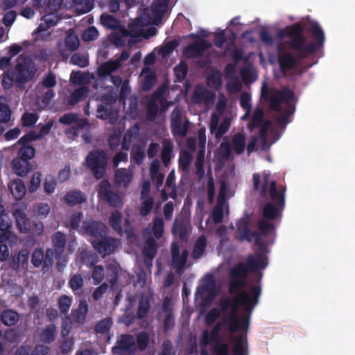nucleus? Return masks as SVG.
I'll return each mask as SVG.
<instances>
[{
    "label": "nucleus",
    "instance_id": "nucleus-1",
    "mask_svg": "<svg viewBox=\"0 0 355 355\" xmlns=\"http://www.w3.org/2000/svg\"><path fill=\"white\" fill-rule=\"evenodd\" d=\"M304 28L302 22L300 21L280 28L277 32V37L279 40L289 38L286 44L290 49L296 53L297 58L300 59L309 58L322 48L325 40L324 32L318 23L311 22L308 28L314 42L306 40L304 35Z\"/></svg>",
    "mask_w": 355,
    "mask_h": 355
},
{
    "label": "nucleus",
    "instance_id": "nucleus-2",
    "mask_svg": "<svg viewBox=\"0 0 355 355\" xmlns=\"http://www.w3.org/2000/svg\"><path fill=\"white\" fill-rule=\"evenodd\" d=\"M248 291H238L236 296L232 300L230 306L231 313L223 318V323L228 324L230 332L248 331L250 323V315L254 308L259 303L261 293L259 284L249 286Z\"/></svg>",
    "mask_w": 355,
    "mask_h": 355
},
{
    "label": "nucleus",
    "instance_id": "nucleus-3",
    "mask_svg": "<svg viewBox=\"0 0 355 355\" xmlns=\"http://www.w3.org/2000/svg\"><path fill=\"white\" fill-rule=\"evenodd\" d=\"M261 97L270 103L271 110L283 113L282 116L277 118L279 123H287L288 118L295 111V107L293 105L295 98L294 92L288 87H284L282 89L275 88H269L264 85L261 88Z\"/></svg>",
    "mask_w": 355,
    "mask_h": 355
},
{
    "label": "nucleus",
    "instance_id": "nucleus-4",
    "mask_svg": "<svg viewBox=\"0 0 355 355\" xmlns=\"http://www.w3.org/2000/svg\"><path fill=\"white\" fill-rule=\"evenodd\" d=\"M269 175L264 174L263 184L260 189V196L266 197L268 192L272 202L265 204L262 209V216L268 220H275L282 216V212L285 206V193L286 188L281 186L277 189V182L273 180L270 183Z\"/></svg>",
    "mask_w": 355,
    "mask_h": 355
},
{
    "label": "nucleus",
    "instance_id": "nucleus-5",
    "mask_svg": "<svg viewBox=\"0 0 355 355\" xmlns=\"http://www.w3.org/2000/svg\"><path fill=\"white\" fill-rule=\"evenodd\" d=\"M16 62L13 70L16 84L20 86L33 80L37 69L32 58L25 54H21L17 57Z\"/></svg>",
    "mask_w": 355,
    "mask_h": 355
},
{
    "label": "nucleus",
    "instance_id": "nucleus-6",
    "mask_svg": "<svg viewBox=\"0 0 355 355\" xmlns=\"http://www.w3.org/2000/svg\"><path fill=\"white\" fill-rule=\"evenodd\" d=\"M87 168L96 180L103 179L107 169V157L102 149L90 151L85 159Z\"/></svg>",
    "mask_w": 355,
    "mask_h": 355
},
{
    "label": "nucleus",
    "instance_id": "nucleus-7",
    "mask_svg": "<svg viewBox=\"0 0 355 355\" xmlns=\"http://www.w3.org/2000/svg\"><path fill=\"white\" fill-rule=\"evenodd\" d=\"M249 270L245 263H238L229 272V293L235 294L238 291H244L246 286V278L248 276Z\"/></svg>",
    "mask_w": 355,
    "mask_h": 355
},
{
    "label": "nucleus",
    "instance_id": "nucleus-8",
    "mask_svg": "<svg viewBox=\"0 0 355 355\" xmlns=\"http://www.w3.org/2000/svg\"><path fill=\"white\" fill-rule=\"evenodd\" d=\"M165 89L162 87H159L150 96V100L146 104L147 117L150 120H154L159 112V103L162 111L167 110L168 107V102L164 97Z\"/></svg>",
    "mask_w": 355,
    "mask_h": 355
},
{
    "label": "nucleus",
    "instance_id": "nucleus-9",
    "mask_svg": "<svg viewBox=\"0 0 355 355\" xmlns=\"http://www.w3.org/2000/svg\"><path fill=\"white\" fill-rule=\"evenodd\" d=\"M189 121L184 116L182 110L175 107L171 114V130L175 137H184L189 131Z\"/></svg>",
    "mask_w": 355,
    "mask_h": 355
},
{
    "label": "nucleus",
    "instance_id": "nucleus-10",
    "mask_svg": "<svg viewBox=\"0 0 355 355\" xmlns=\"http://www.w3.org/2000/svg\"><path fill=\"white\" fill-rule=\"evenodd\" d=\"M136 352L135 338L129 334H121L112 347V352L118 355H135Z\"/></svg>",
    "mask_w": 355,
    "mask_h": 355
},
{
    "label": "nucleus",
    "instance_id": "nucleus-11",
    "mask_svg": "<svg viewBox=\"0 0 355 355\" xmlns=\"http://www.w3.org/2000/svg\"><path fill=\"white\" fill-rule=\"evenodd\" d=\"M191 37L196 38L192 44L186 46L183 50L184 55L188 58H198L201 57L205 51L211 47V43L205 39L200 38L195 34H191Z\"/></svg>",
    "mask_w": 355,
    "mask_h": 355
},
{
    "label": "nucleus",
    "instance_id": "nucleus-12",
    "mask_svg": "<svg viewBox=\"0 0 355 355\" xmlns=\"http://www.w3.org/2000/svg\"><path fill=\"white\" fill-rule=\"evenodd\" d=\"M94 249L103 257L113 253L118 247V240L110 236L94 239L91 242Z\"/></svg>",
    "mask_w": 355,
    "mask_h": 355
},
{
    "label": "nucleus",
    "instance_id": "nucleus-13",
    "mask_svg": "<svg viewBox=\"0 0 355 355\" xmlns=\"http://www.w3.org/2000/svg\"><path fill=\"white\" fill-rule=\"evenodd\" d=\"M171 252L172 266L177 272H180L187 263L189 252L184 250L180 254L179 243L174 241L171 243Z\"/></svg>",
    "mask_w": 355,
    "mask_h": 355
},
{
    "label": "nucleus",
    "instance_id": "nucleus-14",
    "mask_svg": "<svg viewBox=\"0 0 355 355\" xmlns=\"http://www.w3.org/2000/svg\"><path fill=\"white\" fill-rule=\"evenodd\" d=\"M133 179L132 171L129 168H120L114 171V182L116 188L127 190Z\"/></svg>",
    "mask_w": 355,
    "mask_h": 355
},
{
    "label": "nucleus",
    "instance_id": "nucleus-15",
    "mask_svg": "<svg viewBox=\"0 0 355 355\" xmlns=\"http://www.w3.org/2000/svg\"><path fill=\"white\" fill-rule=\"evenodd\" d=\"M278 50L280 51V46H278ZM278 63L280 67L281 72L286 75L290 70L294 69L297 65V58L291 52H279L278 55Z\"/></svg>",
    "mask_w": 355,
    "mask_h": 355
},
{
    "label": "nucleus",
    "instance_id": "nucleus-16",
    "mask_svg": "<svg viewBox=\"0 0 355 355\" xmlns=\"http://www.w3.org/2000/svg\"><path fill=\"white\" fill-rule=\"evenodd\" d=\"M12 215L15 219L16 226L20 233L26 234L31 232V222L23 209H15Z\"/></svg>",
    "mask_w": 355,
    "mask_h": 355
},
{
    "label": "nucleus",
    "instance_id": "nucleus-17",
    "mask_svg": "<svg viewBox=\"0 0 355 355\" xmlns=\"http://www.w3.org/2000/svg\"><path fill=\"white\" fill-rule=\"evenodd\" d=\"M82 228L87 235L94 239L102 237L107 230V227L103 223L95 220L84 222Z\"/></svg>",
    "mask_w": 355,
    "mask_h": 355
},
{
    "label": "nucleus",
    "instance_id": "nucleus-18",
    "mask_svg": "<svg viewBox=\"0 0 355 355\" xmlns=\"http://www.w3.org/2000/svg\"><path fill=\"white\" fill-rule=\"evenodd\" d=\"M11 165L13 172L19 177L26 176L33 168L32 162L17 156L12 159Z\"/></svg>",
    "mask_w": 355,
    "mask_h": 355
},
{
    "label": "nucleus",
    "instance_id": "nucleus-19",
    "mask_svg": "<svg viewBox=\"0 0 355 355\" xmlns=\"http://www.w3.org/2000/svg\"><path fill=\"white\" fill-rule=\"evenodd\" d=\"M230 122L227 119H225L220 125L218 124V119L216 115L214 114L211 119L209 130L212 135L218 139L221 138L229 130Z\"/></svg>",
    "mask_w": 355,
    "mask_h": 355
},
{
    "label": "nucleus",
    "instance_id": "nucleus-20",
    "mask_svg": "<svg viewBox=\"0 0 355 355\" xmlns=\"http://www.w3.org/2000/svg\"><path fill=\"white\" fill-rule=\"evenodd\" d=\"M250 272H257L261 269H265L268 266L266 257L262 254H250L245 263Z\"/></svg>",
    "mask_w": 355,
    "mask_h": 355
},
{
    "label": "nucleus",
    "instance_id": "nucleus-21",
    "mask_svg": "<svg viewBox=\"0 0 355 355\" xmlns=\"http://www.w3.org/2000/svg\"><path fill=\"white\" fill-rule=\"evenodd\" d=\"M51 242L55 258L60 259L66 246V236L61 232H56L51 236Z\"/></svg>",
    "mask_w": 355,
    "mask_h": 355
},
{
    "label": "nucleus",
    "instance_id": "nucleus-22",
    "mask_svg": "<svg viewBox=\"0 0 355 355\" xmlns=\"http://www.w3.org/2000/svg\"><path fill=\"white\" fill-rule=\"evenodd\" d=\"M87 200L85 193L78 189L68 191L64 196V201L68 206L73 207L82 205Z\"/></svg>",
    "mask_w": 355,
    "mask_h": 355
},
{
    "label": "nucleus",
    "instance_id": "nucleus-23",
    "mask_svg": "<svg viewBox=\"0 0 355 355\" xmlns=\"http://www.w3.org/2000/svg\"><path fill=\"white\" fill-rule=\"evenodd\" d=\"M157 252V245L154 238L150 237L146 239L143 249V255L146 264L152 263Z\"/></svg>",
    "mask_w": 355,
    "mask_h": 355
},
{
    "label": "nucleus",
    "instance_id": "nucleus-24",
    "mask_svg": "<svg viewBox=\"0 0 355 355\" xmlns=\"http://www.w3.org/2000/svg\"><path fill=\"white\" fill-rule=\"evenodd\" d=\"M120 68L119 61L110 60L102 63L97 69V75L100 78H106L114 71Z\"/></svg>",
    "mask_w": 355,
    "mask_h": 355
},
{
    "label": "nucleus",
    "instance_id": "nucleus-25",
    "mask_svg": "<svg viewBox=\"0 0 355 355\" xmlns=\"http://www.w3.org/2000/svg\"><path fill=\"white\" fill-rule=\"evenodd\" d=\"M30 252L27 249H21L13 255L10 261V266L12 270H17L19 266L26 265L29 259Z\"/></svg>",
    "mask_w": 355,
    "mask_h": 355
},
{
    "label": "nucleus",
    "instance_id": "nucleus-26",
    "mask_svg": "<svg viewBox=\"0 0 355 355\" xmlns=\"http://www.w3.org/2000/svg\"><path fill=\"white\" fill-rule=\"evenodd\" d=\"M233 355H248L247 335L239 334L234 340Z\"/></svg>",
    "mask_w": 355,
    "mask_h": 355
},
{
    "label": "nucleus",
    "instance_id": "nucleus-27",
    "mask_svg": "<svg viewBox=\"0 0 355 355\" xmlns=\"http://www.w3.org/2000/svg\"><path fill=\"white\" fill-rule=\"evenodd\" d=\"M8 188L13 198L17 200L22 199L26 193V185L20 179L14 180Z\"/></svg>",
    "mask_w": 355,
    "mask_h": 355
},
{
    "label": "nucleus",
    "instance_id": "nucleus-28",
    "mask_svg": "<svg viewBox=\"0 0 355 355\" xmlns=\"http://www.w3.org/2000/svg\"><path fill=\"white\" fill-rule=\"evenodd\" d=\"M57 328L54 324L46 325L39 334L40 340L45 343L50 344L56 338Z\"/></svg>",
    "mask_w": 355,
    "mask_h": 355
},
{
    "label": "nucleus",
    "instance_id": "nucleus-29",
    "mask_svg": "<svg viewBox=\"0 0 355 355\" xmlns=\"http://www.w3.org/2000/svg\"><path fill=\"white\" fill-rule=\"evenodd\" d=\"M207 245V238L205 235L200 236L194 243L191 252V257L193 259H199L205 254Z\"/></svg>",
    "mask_w": 355,
    "mask_h": 355
},
{
    "label": "nucleus",
    "instance_id": "nucleus-30",
    "mask_svg": "<svg viewBox=\"0 0 355 355\" xmlns=\"http://www.w3.org/2000/svg\"><path fill=\"white\" fill-rule=\"evenodd\" d=\"M42 20L44 21V23L40 24L35 30V33H40L47 31L51 27L55 26L60 19L57 15H53L52 12H49V14L44 15Z\"/></svg>",
    "mask_w": 355,
    "mask_h": 355
},
{
    "label": "nucleus",
    "instance_id": "nucleus-31",
    "mask_svg": "<svg viewBox=\"0 0 355 355\" xmlns=\"http://www.w3.org/2000/svg\"><path fill=\"white\" fill-rule=\"evenodd\" d=\"M232 146L236 155H241L245 148V136L242 132L236 133L232 139Z\"/></svg>",
    "mask_w": 355,
    "mask_h": 355
},
{
    "label": "nucleus",
    "instance_id": "nucleus-32",
    "mask_svg": "<svg viewBox=\"0 0 355 355\" xmlns=\"http://www.w3.org/2000/svg\"><path fill=\"white\" fill-rule=\"evenodd\" d=\"M89 92V88L87 86L80 87L75 89L69 96L67 104L73 106L85 98Z\"/></svg>",
    "mask_w": 355,
    "mask_h": 355
},
{
    "label": "nucleus",
    "instance_id": "nucleus-33",
    "mask_svg": "<svg viewBox=\"0 0 355 355\" xmlns=\"http://www.w3.org/2000/svg\"><path fill=\"white\" fill-rule=\"evenodd\" d=\"M150 309V303L148 297L141 295L138 303L137 317L139 320H143L147 316Z\"/></svg>",
    "mask_w": 355,
    "mask_h": 355
},
{
    "label": "nucleus",
    "instance_id": "nucleus-34",
    "mask_svg": "<svg viewBox=\"0 0 355 355\" xmlns=\"http://www.w3.org/2000/svg\"><path fill=\"white\" fill-rule=\"evenodd\" d=\"M1 320L4 325L11 327L19 321V314L13 310L6 309L1 313Z\"/></svg>",
    "mask_w": 355,
    "mask_h": 355
},
{
    "label": "nucleus",
    "instance_id": "nucleus-35",
    "mask_svg": "<svg viewBox=\"0 0 355 355\" xmlns=\"http://www.w3.org/2000/svg\"><path fill=\"white\" fill-rule=\"evenodd\" d=\"M88 312V305L85 300H80L78 308L73 314V320L76 322L82 323L85 321Z\"/></svg>",
    "mask_w": 355,
    "mask_h": 355
},
{
    "label": "nucleus",
    "instance_id": "nucleus-36",
    "mask_svg": "<svg viewBox=\"0 0 355 355\" xmlns=\"http://www.w3.org/2000/svg\"><path fill=\"white\" fill-rule=\"evenodd\" d=\"M122 214L119 211L112 212L109 218L108 224L116 233L122 232Z\"/></svg>",
    "mask_w": 355,
    "mask_h": 355
},
{
    "label": "nucleus",
    "instance_id": "nucleus-37",
    "mask_svg": "<svg viewBox=\"0 0 355 355\" xmlns=\"http://www.w3.org/2000/svg\"><path fill=\"white\" fill-rule=\"evenodd\" d=\"M191 161L192 155L188 150L181 151L178 160L179 169L184 172H188Z\"/></svg>",
    "mask_w": 355,
    "mask_h": 355
},
{
    "label": "nucleus",
    "instance_id": "nucleus-38",
    "mask_svg": "<svg viewBox=\"0 0 355 355\" xmlns=\"http://www.w3.org/2000/svg\"><path fill=\"white\" fill-rule=\"evenodd\" d=\"M264 113L263 110L261 107H257L254 112L252 116L251 121L248 124V128L250 130H252L261 125L264 121Z\"/></svg>",
    "mask_w": 355,
    "mask_h": 355
},
{
    "label": "nucleus",
    "instance_id": "nucleus-39",
    "mask_svg": "<svg viewBox=\"0 0 355 355\" xmlns=\"http://www.w3.org/2000/svg\"><path fill=\"white\" fill-rule=\"evenodd\" d=\"M64 44L67 50L74 51L79 47V38L73 31H69L65 37Z\"/></svg>",
    "mask_w": 355,
    "mask_h": 355
},
{
    "label": "nucleus",
    "instance_id": "nucleus-40",
    "mask_svg": "<svg viewBox=\"0 0 355 355\" xmlns=\"http://www.w3.org/2000/svg\"><path fill=\"white\" fill-rule=\"evenodd\" d=\"M173 155V146L170 141L163 144L161 151V159L164 166H168Z\"/></svg>",
    "mask_w": 355,
    "mask_h": 355
},
{
    "label": "nucleus",
    "instance_id": "nucleus-41",
    "mask_svg": "<svg viewBox=\"0 0 355 355\" xmlns=\"http://www.w3.org/2000/svg\"><path fill=\"white\" fill-rule=\"evenodd\" d=\"M211 342H215L214 338H212L211 334L207 329L203 331L201 338L200 339V355H209L206 347Z\"/></svg>",
    "mask_w": 355,
    "mask_h": 355
},
{
    "label": "nucleus",
    "instance_id": "nucleus-42",
    "mask_svg": "<svg viewBox=\"0 0 355 355\" xmlns=\"http://www.w3.org/2000/svg\"><path fill=\"white\" fill-rule=\"evenodd\" d=\"M35 152L36 150L33 146L21 145L17 152V157L31 162L35 155Z\"/></svg>",
    "mask_w": 355,
    "mask_h": 355
},
{
    "label": "nucleus",
    "instance_id": "nucleus-43",
    "mask_svg": "<svg viewBox=\"0 0 355 355\" xmlns=\"http://www.w3.org/2000/svg\"><path fill=\"white\" fill-rule=\"evenodd\" d=\"M145 155V149L143 146L133 147L130 153L131 160L137 165L142 164Z\"/></svg>",
    "mask_w": 355,
    "mask_h": 355
},
{
    "label": "nucleus",
    "instance_id": "nucleus-44",
    "mask_svg": "<svg viewBox=\"0 0 355 355\" xmlns=\"http://www.w3.org/2000/svg\"><path fill=\"white\" fill-rule=\"evenodd\" d=\"M239 239L241 241L245 240L248 242H252L254 237L258 236V232L255 231H251L250 228L247 224H245L243 227H239Z\"/></svg>",
    "mask_w": 355,
    "mask_h": 355
},
{
    "label": "nucleus",
    "instance_id": "nucleus-45",
    "mask_svg": "<svg viewBox=\"0 0 355 355\" xmlns=\"http://www.w3.org/2000/svg\"><path fill=\"white\" fill-rule=\"evenodd\" d=\"M257 227L263 235L270 234L275 231V225L268 220L261 219L257 222Z\"/></svg>",
    "mask_w": 355,
    "mask_h": 355
},
{
    "label": "nucleus",
    "instance_id": "nucleus-46",
    "mask_svg": "<svg viewBox=\"0 0 355 355\" xmlns=\"http://www.w3.org/2000/svg\"><path fill=\"white\" fill-rule=\"evenodd\" d=\"M112 115V106L110 103L101 104L97 107V117L101 119H108Z\"/></svg>",
    "mask_w": 355,
    "mask_h": 355
},
{
    "label": "nucleus",
    "instance_id": "nucleus-47",
    "mask_svg": "<svg viewBox=\"0 0 355 355\" xmlns=\"http://www.w3.org/2000/svg\"><path fill=\"white\" fill-rule=\"evenodd\" d=\"M113 191L112 190L111 184L108 180H103L98 184L97 190L98 197L102 200L108 194H110Z\"/></svg>",
    "mask_w": 355,
    "mask_h": 355
},
{
    "label": "nucleus",
    "instance_id": "nucleus-48",
    "mask_svg": "<svg viewBox=\"0 0 355 355\" xmlns=\"http://www.w3.org/2000/svg\"><path fill=\"white\" fill-rule=\"evenodd\" d=\"M142 200L141 207L139 208V214L142 216L148 215L154 205V199L153 197H146L141 198Z\"/></svg>",
    "mask_w": 355,
    "mask_h": 355
},
{
    "label": "nucleus",
    "instance_id": "nucleus-49",
    "mask_svg": "<svg viewBox=\"0 0 355 355\" xmlns=\"http://www.w3.org/2000/svg\"><path fill=\"white\" fill-rule=\"evenodd\" d=\"M204 152L200 150L197 155V157L195 162L196 166V174L198 177L199 179L203 178L205 175V169H204Z\"/></svg>",
    "mask_w": 355,
    "mask_h": 355
},
{
    "label": "nucleus",
    "instance_id": "nucleus-50",
    "mask_svg": "<svg viewBox=\"0 0 355 355\" xmlns=\"http://www.w3.org/2000/svg\"><path fill=\"white\" fill-rule=\"evenodd\" d=\"M173 232L181 239H184L187 236V223L184 220L175 221L173 227Z\"/></svg>",
    "mask_w": 355,
    "mask_h": 355
},
{
    "label": "nucleus",
    "instance_id": "nucleus-51",
    "mask_svg": "<svg viewBox=\"0 0 355 355\" xmlns=\"http://www.w3.org/2000/svg\"><path fill=\"white\" fill-rule=\"evenodd\" d=\"M175 175L174 171H171L166 178L165 187L168 189H171L170 192V197L173 199H176L177 198V190L175 186Z\"/></svg>",
    "mask_w": 355,
    "mask_h": 355
},
{
    "label": "nucleus",
    "instance_id": "nucleus-52",
    "mask_svg": "<svg viewBox=\"0 0 355 355\" xmlns=\"http://www.w3.org/2000/svg\"><path fill=\"white\" fill-rule=\"evenodd\" d=\"M212 352L215 355H229V345L218 339L214 342Z\"/></svg>",
    "mask_w": 355,
    "mask_h": 355
},
{
    "label": "nucleus",
    "instance_id": "nucleus-53",
    "mask_svg": "<svg viewBox=\"0 0 355 355\" xmlns=\"http://www.w3.org/2000/svg\"><path fill=\"white\" fill-rule=\"evenodd\" d=\"M112 325V320L110 318L101 320L95 326V331L97 334H107Z\"/></svg>",
    "mask_w": 355,
    "mask_h": 355
},
{
    "label": "nucleus",
    "instance_id": "nucleus-54",
    "mask_svg": "<svg viewBox=\"0 0 355 355\" xmlns=\"http://www.w3.org/2000/svg\"><path fill=\"white\" fill-rule=\"evenodd\" d=\"M164 220L160 217H155L153 220L152 232L156 239H159L164 233Z\"/></svg>",
    "mask_w": 355,
    "mask_h": 355
},
{
    "label": "nucleus",
    "instance_id": "nucleus-55",
    "mask_svg": "<svg viewBox=\"0 0 355 355\" xmlns=\"http://www.w3.org/2000/svg\"><path fill=\"white\" fill-rule=\"evenodd\" d=\"M188 66L185 62H181L174 68L175 81L182 82L187 76Z\"/></svg>",
    "mask_w": 355,
    "mask_h": 355
},
{
    "label": "nucleus",
    "instance_id": "nucleus-56",
    "mask_svg": "<svg viewBox=\"0 0 355 355\" xmlns=\"http://www.w3.org/2000/svg\"><path fill=\"white\" fill-rule=\"evenodd\" d=\"M102 201L107 202L110 206L114 207H119L122 205V198L119 193L112 191L110 194L107 195L102 200Z\"/></svg>",
    "mask_w": 355,
    "mask_h": 355
},
{
    "label": "nucleus",
    "instance_id": "nucleus-57",
    "mask_svg": "<svg viewBox=\"0 0 355 355\" xmlns=\"http://www.w3.org/2000/svg\"><path fill=\"white\" fill-rule=\"evenodd\" d=\"M84 282V277L81 274H75L70 278L69 286L73 291H76L83 288Z\"/></svg>",
    "mask_w": 355,
    "mask_h": 355
},
{
    "label": "nucleus",
    "instance_id": "nucleus-58",
    "mask_svg": "<svg viewBox=\"0 0 355 355\" xmlns=\"http://www.w3.org/2000/svg\"><path fill=\"white\" fill-rule=\"evenodd\" d=\"M40 139V135H37L35 131H30L27 134L22 136L17 142V144L31 146L30 143Z\"/></svg>",
    "mask_w": 355,
    "mask_h": 355
},
{
    "label": "nucleus",
    "instance_id": "nucleus-59",
    "mask_svg": "<svg viewBox=\"0 0 355 355\" xmlns=\"http://www.w3.org/2000/svg\"><path fill=\"white\" fill-rule=\"evenodd\" d=\"M70 62L82 68L86 67L89 65L87 57L80 53H74L70 58Z\"/></svg>",
    "mask_w": 355,
    "mask_h": 355
},
{
    "label": "nucleus",
    "instance_id": "nucleus-60",
    "mask_svg": "<svg viewBox=\"0 0 355 355\" xmlns=\"http://www.w3.org/2000/svg\"><path fill=\"white\" fill-rule=\"evenodd\" d=\"M72 302V298L68 295H62L58 299V308L61 313L66 314L69 311Z\"/></svg>",
    "mask_w": 355,
    "mask_h": 355
},
{
    "label": "nucleus",
    "instance_id": "nucleus-61",
    "mask_svg": "<svg viewBox=\"0 0 355 355\" xmlns=\"http://www.w3.org/2000/svg\"><path fill=\"white\" fill-rule=\"evenodd\" d=\"M150 340L149 334L146 331L139 332L137 335V347L140 351H144L148 344Z\"/></svg>",
    "mask_w": 355,
    "mask_h": 355
},
{
    "label": "nucleus",
    "instance_id": "nucleus-62",
    "mask_svg": "<svg viewBox=\"0 0 355 355\" xmlns=\"http://www.w3.org/2000/svg\"><path fill=\"white\" fill-rule=\"evenodd\" d=\"M39 116L35 113L25 112L21 119V124L24 127H32L37 121Z\"/></svg>",
    "mask_w": 355,
    "mask_h": 355
},
{
    "label": "nucleus",
    "instance_id": "nucleus-63",
    "mask_svg": "<svg viewBox=\"0 0 355 355\" xmlns=\"http://www.w3.org/2000/svg\"><path fill=\"white\" fill-rule=\"evenodd\" d=\"M12 112L9 105L0 102V123H6L11 120Z\"/></svg>",
    "mask_w": 355,
    "mask_h": 355
},
{
    "label": "nucleus",
    "instance_id": "nucleus-64",
    "mask_svg": "<svg viewBox=\"0 0 355 355\" xmlns=\"http://www.w3.org/2000/svg\"><path fill=\"white\" fill-rule=\"evenodd\" d=\"M157 81L156 76L154 71H149L144 76V80L143 83V89L145 91L150 90L155 85Z\"/></svg>",
    "mask_w": 355,
    "mask_h": 355
}]
</instances>
